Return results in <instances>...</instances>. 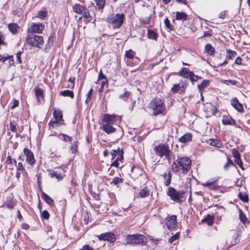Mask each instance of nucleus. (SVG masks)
<instances>
[{
    "instance_id": "f257e3e1",
    "label": "nucleus",
    "mask_w": 250,
    "mask_h": 250,
    "mask_svg": "<svg viewBox=\"0 0 250 250\" xmlns=\"http://www.w3.org/2000/svg\"><path fill=\"white\" fill-rule=\"evenodd\" d=\"M191 161L189 158L178 157L172 164L171 169L174 173L181 176L187 173L191 168Z\"/></svg>"
},
{
    "instance_id": "f03ea898",
    "label": "nucleus",
    "mask_w": 250,
    "mask_h": 250,
    "mask_svg": "<svg viewBox=\"0 0 250 250\" xmlns=\"http://www.w3.org/2000/svg\"><path fill=\"white\" fill-rule=\"evenodd\" d=\"M154 150L157 156L160 158L165 157L164 159H166L169 164H170L173 153L168 145L160 144L158 146H155Z\"/></svg>"
},
{
    "instance_id": "7ed1b4c3",
    "label": "nucleus",
    "mask_w": 250,
    "mask_h": 250,
    "mask_svg": "<svg viewBox=\"0 0 250 250\" xmlns=\"http://www.w3.org/2000/svg\"><path fill=\"white\" fill-rule=\"evenodd\" d=\"M125 16L124 14L117 13L107 18V22L114 29L119 28L123 24Z\"/></svg>"
},
{
    "instance_id": "20e7f679",
    "label": "nucleus",
    "mask_w": 250,
    "mask_h": 250,
    "mask_svg": "<svg viewBox=\"0 0 250 250\" xmlns=\"http://www.w3.org/2000/svg\"><path fill=\"white\" fill-rule=\"evenodd\" d=\"M150 108L153 110V114L156 116L162 114L165 110V105L164 102L159 98L153 99L150 104Z\"/></svg>"
},
{
    "instance_id": "39448f33",
    "label": "nucleus",
    "mask_w": 250,
    "mask_h": 250,
    "mask_svg": "<svg viewBox=\"0 0 250 250\" xmlns=\"http://www.w3.org/2000/svg\"><path fill=\"white\" fill-rule=\"evenodd\" d=\"M126 241L128 244L146 245L147 242V239L145 236L141 234H132L127 236Z\"/></svg>"
},
{
    "instance_id": "423d86ee",
    "label": "nucleus",
    "mask_w": 250,
    "mask_h": 250,
    "mask_svg": "<svg viewBox=\"0 0 250 250\" xmlns=\"http://www.w3.org/2000/svg\"><path fill=\"white\" fill-rule=\"evenodd\" d=\"M26 42L29 45L41 48L44 41L42 36L31 34L28 36Z\"/></svg>"
},
{
    "instance_id": "0eeeda50",
    "label": "nucleus",
    "mask_w": 250,
    "mask_h": 250,
    "mask_svg": "<svg viewBox=\"0 0 250 250\" xmlns=\"http://www.w3.org/2000/svg\"><path fill=\"white\" fill-rule=\"evenodd\" d=\"M184 192L183 191H177L173 188H169L167 192V194L170 197V199L177 203H181L183 201V198Z\"/></svg>"
},
{
    "instance_id": "6e6552de",
    "label": "nucleus",
    "mask_w": 250,
    "mask_h": 250,
    "mask_svg": "<svg viewBox=\"0 0 250 250\" xmlns=\"http://www.w3.org/2000/svg\"><path fill=\"white\" fill-rule=\"evenodd\" d=\"M73 10L75 12L81 15L82 16L79 18L81 19L83 17L88 19L89 16V13L85 7L79 4H76L73 6Z\"/></svg>"
},
{
    "instance_id": "1a4fd4ad",
    "label": "nucleus",
    "mask_w": 250,
    "mask_h": 250,
    "mask_svg": "<svg viewBox=\"0 0 250 250\" xmlns=\"http://www.w3.org/2000/svg\"><path fill=\"white\" fill-rule=\"evenodd\" d=\"M44 29V25L41 23H32L27 30V33H41Z\"/></svg>"
},
{
    "instance_id": "9d476101",
    "label": "nucleus",
    "mask_w": 250,
    "mask_h": 250,
    "mask_svg": "<svg viewBox=\"0 0 250 250\" xmlns=\"http://www.w3.org/2000/svg\"><path fill=\"white\" fill-rule=\"evenodd\" d=\"M166 225L167 228L170 230H173L177 225V217L175 215L168 216L166 219Z\"/></svg>"
},
{
    "instance_id": "9b49d317",
    "label": "nucleus",
    "mask_w": 250,
    "mask_h": 250,
    "mask_svg": "<svg viewBox=\"0 0 250 250\" xmlns=\"http://www.w3.org/2000/svg\"><path fill=\"white\" fill-rule=\"evenodd\" d=\"M100 240L107 241L109 242H114L116 240V236L111 232L102 233L98 236Z\"/></svg>"
},
{
    "instance_id": "f8f14e48",
    "label": "nucleus",
    "mask_w": 250,
    "mask_h": 250,
    "mask_svg": "<svg viewBox=\"0 0 250 250\" xmlns=\"http://www.w3.org/2000/svg\"><path fill=\"white\" fill-rule=\"evenodd\" d=\"M23 153L26 157V161L28 164L31 166L33 165L36 162L33 153L30 151V149L27 148H25L23 149Z\"/></svg>"
},
{
    "instance_id": "ddd939ff",
    "label": "nucleus",
    "mask_w": 250,
    "mask_h": 250,
    "mask_svg": "<svg viewBox=\"0 0 250 250\" xmlns=\"http://www.w3.org/2000/svg\"><path fill=\"white\" fill-rule=\"evenodd\" d=\"M239 234L237 232H235L228 239L226 242V244L228 246L227 249L230 248L231 246L235 245L237 243V238Z\"/></svg>"
},
{
    "instance_id": "4468645a",
    "label": "nucleus",
    "mask_w": 250,
    "mask_h": 250,
    "mask_svg": "<svg viewBox=\"0 0 250 250\" xmlns=\"http://www.w3.org/2000/svg\"><path fill=\"white\" fill-rule=\"evenodd\" d=\"M102 120L105 124L111 125L116 121V116L106 114L104 115Z\"/></svg>"
},
{
    "instance_id": "2eb2a0df",
    "label": "nucleus",
    "mask_w": 250,
    "mask_h": 250,
    "mask_svg": "<svg viewBox=\"0 0 250 250\" xmlns=\"http://www.w3.org/2000/svg\"><path fill=\"white\" fill-rule=\"evenodd\" d=\"M178 74L186 79H190L191 76L193 77V73L192 71H189L187 68L185 67L182 68L178 72Z\"/></svg>"
},
{
    "instance_id": "dca6fc26",
    "label": "nucleus",
    "mask_w": 250,
    "mask_h": 250,
    "mask_svg": "<svg viewBox=\"0 0 250 250\" xmlns=\"http://www.w3.org/2000/svg\"><path fill=\"white\" fill-rule=\"evenodd\" d=\"M43 90L39 87H36L35 89V94L36 99L39 103L41 102L43 100Z\"/></svg>"
},
{
    "instance_id": "f3484780",
    "label": "nucleus",
    "mask_w": 250,
    "mask_h": 250,
    "mask_svg": "<svg viewBox=\"0 0 250 250\" xmlns=\"http://www.w3.org/2000/svg\"><path fill=\"white\" fill-rule=\"evenodd\" d=\"M231 105L239 112H242L243 110V105L238 102L236 98L232 100Z\"/></svg>"
},
{
    "instance_id": "a211bd4d",
    "label": "nucleus",
    "mask_w": 250,
    "mask_h": 250,
    "mask_svg": "<svg viewBox=\"0 0 250 250\" xmlns=\"http://www.w3.org/2000/svg\"><path fill=\"white\" fill-rule=\"evenodd\" d=\"M207 142L209 145L215 146L218 148H221L223 146L222 143L219 140L209 139L207 141Z\"/></svg>"
},
{
    "instance_id": "6ab92c4d",
    "label": "nucleus",
    "mask_w": 250,
    "mask_h": 250,
    "mask_svg": "<svg viewBox=\"0 0 250 250\" xmlns=\"http://www.w3.org/2000/svg\"><path fill=\"white\" fill-rule=\"evenodd\" d=\"M102 129L107 134L115 132V128L111 125L103 124L102 126Z\"/></svg>"
},
{
    "instance_id": "aec40b11",
    "label": "nucleus",
    "mask_w": 250,
    "mask_h": 250,
    "mask_svg": "<svg viewBox=\"0 0 250 250\" xmlns=\"http://www.w3.org/2000/svg\"><path fill=\"white\" fill-rule=\"evenodd\" d=\"M162 176L166 180L165 181V186H168L171 183V174L170 171L169 170L166 171Z\"/></svg>"
},
{
    "instance_id": "412c9836",
    "label": "nucleus",
    "mask_w": 250,
    "mask_h": 250,
    "mask_svg": "<svg viewBox=\"0 0 250 250\" xmlns=\"http://www.w3.org/2000/svg\"><path fill=\"white\" fill-rule=\"evenodd\" d=\"M192 140V135L190 133H187L181 137L179 141L180 142L182 143H185L188 142L189 141H191Z\"/></svg>"
},
{
    "instance_id": "4be33fe9",
    "label": "nucleus",
    "mask_w": 250,
    "mask_h": 250,
    "mask_svg": "<svg viewBox=\"0 0 250 250\" xmlns=\"http://www.w3.org/2000/svg\"><path fill=\"white\" fill-rule=\"evenodd\" d=\"M224 125H235V121L231 117H225L222 120Z\"/></svg>"
},
{
    "instance_id": "5701e85b",
    "label": "nucleus",
    "mask_w": 250,
    "mask_h": 250,
    "mask_svg": "<svg viewBox=\"0 0 250 250\" xmlns=\"http://www.w3.org/2000/svg\"><path fill=\"white\" fill-rule=\"evenodd\" d=\"M8 28L9 31L13 34H16L18 32V30L19 28V26L17 23H9L8 25Z\"/></svg>"
},
{
    "instance_id": "b1692460",
    "label": "nucleus",
    "mask_w": 250,
    "mask_h": 250,
    "mask_svg": "<svg viewBox=\"0 0 250 250\" xmlns=\"http://www.w3.org/2000/svg\"><path fill=\"white\" fill-rule=\"evenodd\" d=\"M205 51L209 55H213L215 53V49L210 44H207L205 46Z\"/></svg>"
},
{
    "instance_id": "393cba45",
    "label": "nucleus",
    "mask_w": 250,
    "mask_h": 250,
    "mask_svg": "<svg viewBox=\"0 0 250 250\" xmlns=\"http://www.w3.org/2000/svg\"><path fill=\"white\" fill-rule=\"evenodd\" d=\"M53 117L56 120L59 121L62 120V114L60 110L54 109L53 111Z\"/></svg>"
},
{
    "instance_id": "a878e982",
    "label": "nucleus",
    "mask_w": 250,
    "mask_h": 250,
    "mask_svg": "<svg viewBox=\"0 0 250 250\" xmlns=\"http://www.w3.org/2000/svg\"><path fill=\"white\" fill-rule=\"evenodd\" d=\"M202 185L205 187L208 188H209L213 190L219 188V186L216 185L214 182H206L202 183Z\"/></svg>"
},
{
    "instance_id": "bb28decb",
    "label": "nucleus",
    "mask_w": 250,
    "mask_h": 250,
    "mask_svg": "<svg viewBox=\"0 0 250 250\" xmlns=\"http://www.w3.org/2000/svg\"><path fill=\"white\" fill-rule=\"evenodd\" d=\"M42 198L44 199L46 203H47L50 206L54 205V201L46 193L42 192Z\"/></svg>"
},
{
    "instance_id": "cd10ccee",
    "label": "nucleus",
    "mask_w": 250,
    "mask_h": 250,
    "mask_svg": "<svg viewBox=\"0 0 250 250\" xmlns=\"http://www.w3.org/2000/svg\"><path fill=\"white\" fill-rule=\"evenodd\" d=\"M176 19L177 20L186 21L187 19L188 15L182 12H177L176 13Z\"/></svg>"
},
{
    "instance_id": "c85d7f7f",
    "label": "nucleus",
    "mask_w": 250,
    "mask_h": 250,
    "mask_svg": "<svg viewBox=\"0 0 250 250\" xmlns=\"http://www.w3.org/2000/svg\"><path fill=\"white\" fill-rule=\"evenodd\" d=\"M60 95L61 96H64V97H70L72 99L74 97V94L73 91L69 90H65L61 91L60 93Z\"/></svg>"
},
{
    "instance_id": "c756f323",
    "label": "nucleus",
    "mask_w": 250,
    "mask_h": 250,
    "mask_svg": "<svg viewBox=\"0 0 250 250\" xmlns=\"http://www.w3.org/2000/svg\"><path fill=\"white\" fill-rule=\"evenodd\" d=\"M209 84V81L207 80H204L200 84L198 85V88L200 92L206 88Z\"/></svg>"
},
{
    "instance_id": "7c9ffc66",
    "label": "nucleus",
    "mask_w": 250,
    "mask_h": 250,
    "mask_svg": "<svg viewBox=\"0 0 250 250\" xmlns=\"http://www.w3.org/2000/svg\"><path fill=\"white\" fill-rule=\"evenodd\" d=\"M147 37L150 39L156 40L158 38L157 34L152 30H148L147 33Z\"/></svg>"
},
{
    "instance_id": "2f4dec72",
    "label": "nucleus",
    "mask_w": 250,
    "mask_h": 250,
    "mask_svg": "<svg viewBox=\"0 0 250 250\" xmlns=\"http://www.w3.org/2000/svg\"><path fill=\"white\" fill-rule=\"evenodd\" d=\"M181 83H176L173 85V87L171 88V92L173 93L179 92L181 91Z\"/></svg>"
},
{
    "instance_id": "473e14b6",
    "label": "nucleus",
    "mask_w": 250,
    "mask_h": 250,
    "mask_svg": "<svg viewBox=\"0 0 250 250\" xmlns=\"http://www.w3.org/2000/svg\"><path fill=\"white\" fill-rule=\"evenodd\" d=\"M149 195V191L146 188L142 189L139 192V195L142 198L146 197Z\"/></svg>"
},
{
    "instance_id": "72a5a7b5",
    "label": "nucleus",
    "mask_w": 250,
    "mask_h": 250,
    "mask_svg": "<svg viewBox=\"0 0 250 250\" xmlns=\"http://www.w3.org/2000/svg\"><path fill=\"white\" fill-rule=\"evenodd\" d=\"M239 213L240 220L243 224H245L246 221H247V218L246 217V215H245V214L243 213L241 209L239 210Z\"/></svg>"
},
{
    "instance_id": "f704fd0d",
    "label": "nucleus",
    "mask_w": 250,
    "mask_h": 250,
    "mask_svg": "<svg viewBox=\"0 0 250 250\" xmlns=\"http://www.w3.org/2000/svg\"><path fill=\"white\" fill-rule=\"evenodd\" d=\"M59 138L65 142H71L72 139L71 137L63 133L59 135Z\"/></svg>"
},
{
    "instance_id": "c9c22d12",
    "label": "nucleus",
    "mask_w": 250,
    "mask_h": 250,
    "mask_svg": "<svg viewBox=\"0 0 250 250\" xmlns=\"http://www.w3.org/2000/svg\"><path fill=\"white\" fill-rule=\"evenodd\" d=\"M135 55V52L130 49L125 52V56L126 58L128 59H133Z\"/></svg>"
},
{
    "instance_id": "e433bc0d",
    "label": "nucleus",
    "mask_w": 250,
    "mask_h": 250,
    "mask_svg": "<svg viewBox=\"0 0 250 250\" xmlns=\"http://www.w3.org/2000/svg\"><path fill=\"white\" fill-rule=\"evenodd\" d=\"M151 16L146 18L145 19L140 18L139 21L141 24L143 25H146L149 23L150 21Z\"/></svg>"
},
{
    "instance_id": "4c0bfd02",
    "label": "nucleus",
    "mask_w": 250,
    "mask_h": 250,
    "mask_svg": "<svg viewBox=\"0 0 250 250\" xmlns=\"http://www.w3.org/2000/svg\"><path fill=\"white\" fill-rule=\"evenodd\" d=\"M51 177H55L58 180H62L63 178V176L61 174H58L56 172L52 171L49 173Z\"/></svg>"
},
{
    "instance_id": "58836bf2",
    "label": "nucleus",
    "mask_w": 250,
    "mask_h": 250,
    "mask_svg": "<svg viewBox=\"0 0 250 250\" xmlns=\"http://www.w3.org/2000/svg\"><path fill=\"white\" fill-rule=\"evenodd\" d=\"M228 56L227 58L228 59H232L236 55V53L234 51L231 50L230 49L227 50Z\"/></svg>"
},
{
    "instance_id": "ea45409f",
    "label": "nucleus",
    "mask_w": 250,
    "mask_h": 250,
    "mask_svg": "<svg viewBox=\"0 0 250 250\" xmlns=\"http://www.w3.org/2000/svg\"><path fill=\"white\" fill-rule=\"evenodd\" d=\"M180 232H177L174 235L170 237L168 239V242L170 243L174 242L179 238Z\"/></svg>"
},
{
    "instance_id": "a19ab883",
    "label": "nucleus",
    "mask_w": 250,
    "mask_h": 250,
    "mask_svg": "<svg viewBox=\"0 0 250 250\" xmlns=\"http://www.w3.org/2000/svg\"><path fill=\"white\" fill-rule=\"evenodd\" d=\"M47 16V12L45 11H39L37 16L36 17H38L41 19H44V18L46 17Z\"/></svg>"
},
{
    "instance_id": "79ce46f5",
    "label": "nucleus",
    "mask_w": 250,
    "mask_h": 250,
    "mask_svg": "<svg viewBox=\"0 0 250 250\" xmlns=\"http://www.w3.org/2000/svg\"><path fill=\"white\" fill-rule=\"evenodd\" d=\"M96 4L100 9H103L105 4V0H95Z\"/></svg>"
},
{
    "instance_id": "37998d69",
    "label": "nucleus",
    "mask_w": 250,
    "mask_h": 250,
    "mask_svg": "<svg viewBox=\"0 0 250 250\" xmlns=\"http://www.w3.org/2000/svg\"><path fill=\"white\" fill-rule=\"evenodd\" d=\"M164 23H165L166 27L167 28L169 29L170 30H173L174 29L173 26L170 24L169 21L168 20L167 18L165 19V20L164 21Z\"/></svg>"
},
{
    "instance_id": "c03bdc74",
    "label": "nucleus",
    "mask_w": 250,
    "mask_h": 250,
    "mask_svg": "<svg viewBox=\"0 0 250 250\" xmlns=\"http://www.w3.org/2000/svg\"><path fill=\"white\" fill-rule=\"evenodd\" d=\"M93 89L92 88H91L87 94V97H86V100H85V103L86 104H88L90 101V100H91V98H92V95H93Z\"/></svg>"
},
{
    "instance_id": "a18cd8bd",
    "label": "nucleus",
    "mask_w": 250,
    "mask_h": 250,
    "mask_svg": "<svg viewBox=\"0 0 250 250\" xmlns=\"http://www.w3.org/2000/svg\"><path fill=\"white\" fill-rule=\"evenodd\" d=\"M227 162L225 164L223 167V168L225 170H227L228 169V167L230 166H233V163L232 161L229 159V157L227 158Z\"/></svg>"
},
{
    "instance_id": "49530a36",
    "label": "nucleus",
    "mask_w": 250,
    "mask_h": 250,
    "mask_svg": "<svg viewBox=\"0 0 250 250\" xmlns=\"http://www.w3.org/2000/svg\"><path fill=\"white\" fill-rule=\"evenodd\" d=\"M77 142L74 143L70 146V149L71 152L74 154L77 151Z\"/></svg>"
},
{
    "instance_id": "de8ad7c7",
    "label": "nucleus",
    "mask_w": 250,
    "mask_h": 250,
    "mask_svg": "<svg viewBox=\"0 0 250 250\" xmlns=\"http://www.w3.org/2000/svg\"><path fill=\"white\" fill-rule=\"evenodd\" d=\"M130 92L128 91H125L124 94H120L119 96L120 99H122L124 101H126L127 98L129 96Z\"/></svg>"
},
{
    "instance_id": "09e8293b",
    "label": "nucleus",
    "mask_w": 250,
    "mask_h": 250,
    "mask_svg": "<svg viewBox=\"0 0 250 250\" xmlns=\"http://www.w3.org/2000/svg\"><path fill=\"white\" fill-rule=\"evenodd\" d=\"M61 123H59L58 121H50L49 123V125L50 127L52 128L56 127L59 126Z\"/></svg>"
},
{
    "instance_id": "8fccbe9b",
    "label": "nucleus",
    "mask_w": 250,
    "mask_h": 250,
    "mask_svg": "<svg viewBox=\"0 0 250 250\" xmlns=\"http://www.w3.org/2000/svg\"><path fill=\"white\" fill-rule=\"evenodd\" d=\"M239 198L243 202H247L248 201V196L245 193H242L241 192L239 194Z\"/></svg>"
},
{
    "instance_id": "3c124183",
    "label": "nucleus",
    "mask_w": 250,
    "mask_h": 250,
    "mask_svg": "<svg viewBox=\"0 0 250 250\" xmlns=\"http://www.w3.org/2000/svg\"><path fill=\"white\" fill-rule=\"evenodd\" d=\"M10 129L13 132H16L17 131V124L14 122H11L10 123Z\"/></svg>"
},
{
    "instance_id": "603ef678",
    "label": "nucleus",
    "mask_w": 250,
    "mask_h": 250,
    "mask_svg": "<svg viewBox=\"0 0 250 250\" xmlns=\"http://www.w3.org/2000/svg\"><path fill=\"white\" fill-rule=\"evenodd\" d=\"M53 38L54 37L53 35H50L49 37L47 43V46L48 48H50L52 46L53 44Z\"/></svg>"
},
{
    "instance_id": "864d4df0",
    "label": "nucleus",
    "mask_w": 250,
    "mask_h": 250,
    "mask_svg": "<svg viewBox=\"0 0 250 250\" xmlns=\"http://www.w3.org/2000/svg\"><path fill=\"white\" fill-rule=\"evenodd\" d=\"M232 154L233 157L234 158V159H237V158H239L240 157V154L239 152L236 149L234 148L232 150Z\"/></svg>"
},
{
    "instance_id": "5fc2aeb1",
    "label": "nucleus",
    "mask_w": 250,
    "mask_h": 250,
    "mask_svg": "<svg viewBox=\"0 0 250 250\" xmlns=\"http://www.w3.org/2000/svg\"><path fill=\"white\" fill-rule=\"evenodd\" d=\"M123 159V151L122 150H120V151H118V154L117 156L116 160L119 162H121L122 163V160Z\"/></svg>"
},
{
    "instance_id": "6e6d98bb",
    "label": "nucleus",
    "mask_w": 250,
    "mask_h": 250,
    "mask_svg": "<svg viewBox=\"0 0 250 250\" xmlns=\"http://www.w3.org/2000/svg\"><path fill=\"white\" fill-rule=\"evenodd\" d=\"M234 162L242 169H244V168L243 166V163L240 159V157L237 159H235Z\"/></svg>"
},
{
    "instance_id": "4d7b16f0",
    "label": "nucleus",
    "mask_w": 250,
    "mask_h": 250,
    "mask_svg": "<svg viewBox=\"0 0 250 250\" xmlns=\"http://www.w3.org/2000/svg\"><path fill=\"white\" fill-rule=\"evenodd\" d=\"M42 217L43 219H48L50 216L49 212L47 210H43L42 213Z\"/></svg>"
},
{
    "instance_id": "13d9d810",
    "label": "nucleus",
    "mask_w": 250,
    "mask_h": 250,
    "mask_svg": "<svg viewBox=\"0 0 250 250\" xmlns=\"http://www.w3.org/2000/svg\"><path fill=\"white\" fill-rule=\"evenodd\" d=\"M120 149L118 148L116 150H112V152H111V160H113L116 157H117V155L118 154V151H120Z\"/></svg>"
},
{
    "instance_id": "bf43d9fd",
    "label": "nucleus",
    "mask_w": 250,
    "mask_h": 250,
    "mask_svg": "<svg viewBox=\"0 0 250 250\" xmlns=\"http://www.w3.org/2000/svg\"><path fill=\"white\" fill-rule=\"evenodd\" d=\"M16 170L19 171H22L25 170V168L23 166V164L21 162H19L17 167Z\"/></svg>"
},
{
    "instance_id": "052dcab7",
    "label": "nucleus",
    "mask_w": 250,
    "mask_h": 250,
    "mask_svg": "<svg viewBox=\"0 0 250 250\" xmlns=\"http://www.w3.org/2000/svg\"><path fill=\"white\" fill-rule=\"evenodd\" d=\"M122 182V179L119 177H114L113 179L112 183L115 185H117L119 183H121Z\"/></svg>"
},
{
    "instance_id": "680f3d73",
    "label": "nucleus",
    "mask_w": 250,
    "mask_h": 250,
    "mask_svg": "<svg viewBox=\"0 0 250 250\" xmlns=\"http://www.w3.org/2000/svg\"><path fill=\"white\" fill-rule=\"evenodd\" d=\"M79 250H94V249L88 245H84L82 248Z\"/></svg>"
},
{
    "instance_id": "e2e57ef3",
    "label": "nucleus",
    "mask_w": 250,
    "mask_h": 250,
    "mask_svg": "<svg viewBox=\"0 0 250 250\" xmlns=\"http://www.w3.org/2000/svg\"><path fill=\"white\" fill-rule=\"evenodd\" d=\"M22 53V52L19 51L16 54L17 60V61H18V62H19V63H22V60H21V54Z\"/></svg>"
},
{
    "instance_id": "0e129e2a",
    "label": "nucleus",
    "mask_w": 250,
    "mask_h": 250,
    "mask_svg": "<svg viewBox=\"0 0 250 250\" xmlns=\"http://www.w3.org/2000/svg\"><path fill=\"white\" fill-rule=\"evenodd\" d=\"M201 79V77H199L197 75H195L194 73H193V77L191 76L190 78V80L192 82H196L197 81V80L198 79Z\"/></svg>"
},
{
    "instance_id": "69168bd1",
    "label": "nucleus",
    "mask_w": 250,
    "mask_h": 250,
    "mask_svg": "<svg viewBox=\"0 0 250 250\" xmlns=\"http://www.w3.org/2000/svg\"><path fill=\"white\" fill-rule=\"evenodd\" d=\"M4 36L2 34L1 32H0V45L6 44L5 42H4Z\"/></svg>"
},
{
    "instance_id": "338daca9",
    "label": "nucleus",
    "mask_w": 250,
    "mask_h": 250,
    "mask_svg": "<svg viewBox=\"0 0 250 250\" xmlns=\"http://www.w3.org/2000/svg\"><path fill=\"white\" fill-rule=\"evenodd\" d=\"M202 221V222H207V224L209 226L212 225L213 223L212 219H208L205 218V219H203Z\"/></svg>"
},
{
    "instance_id": "774afa93",
    "label": "nucleus",
    "mask_w": 250,
    "mask_h": 250,
    "mask_svg": "<svg viewBox=\"0 0 250 250\" xmlns=\"http://www.w3.org/2000/svg\"><path fill=\"white\" fill-rule=\"evenodd\" d=\"M227 15V11H224L220 13L219 17L221 19H224Z\"/></svg>"
}]
</instances>
